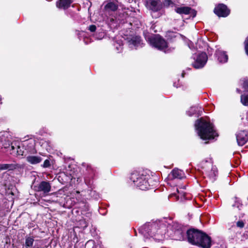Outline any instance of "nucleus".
Returning <instances> with one entry per match:
<instances>
[{
    "label": "nucleus",
    "mask_w": 248,
    "mask_h": 248,
    "mask_svg": "<svg viewBox=\"0 0 248 248\" xmlns=\"http://www.w3.org/2000/svg\"><path fill=\"white\" fill-rule=\"evenodd\" d=\"M162 4L163 5V8H169L170 6H173L175 5L172 0H164L162 2Z\"/></svg>",
    "instance_id": "nucleus-28"
},
{
    "label": "nucleus",
    "mask_w": 248,
    "mask_h": 248,
    "mask_svg": "<svg viewBox=\"0 0 248 248\" xmlns=\"http://www.w3.org/2000/svg\"><path fill=\"white\" fill-rule=\"evenodd\" d=\"M78 226L75 227L73 229L74 232H75L77 228L81 229V230L79 231V232H82V231L88 226V223L84 219H80L78 221Z\"/></svg>",
    "instance_id": "nucleus-22"
},
{
    "label": "nucleus",
    "mask_w": 248,
    "mask_h": 248,
    "mask_svg": "<svg viewBox=\"0 0 248 248\" xmlns=\"http://www.w3.org/2000/svg\"><path fill=\"white\" fill-rule=\"evenodd\" d=\"M195 127L198 136L203 140H213L218 136L214 129L213 124L210 121L205 120L203 117L195 121Z\"/></svg>",
    "instance_id": "nucleus-1"
},
{
    "label": "nucleus",
    "mask_w": 248,
    "mask_h": 248,
    "mask_svg": "<svg viewBox=\"0 0 248 248\" xmlns=\"http://www.w3.org/2000/svg\"><path fill=\"white\" fill-rule=\"evenodd\" d=\"M86 170L91 174V176L92 177H93V176L94 175L95 170L92 168V167L91 165H89V164L86 165Z\"/></svg>",
    "instance_id": "nucleus-30"
},
{
    "label": "nucleus",
    "mask_w": 248,
    "mask_h": 248,
    "mask_svg": "<svg viewBox=\"0 0 248 248\" xmlns=\"http://www.w3.org/2000/svg\"><path fill=\"white\" fill-rule=\"evenodd\" d=\"M104 8L106 10L114 12L118 9V6L113 2H109L105 6Z\"/></svg>",
    "instance_id": "nucleus-23"
},
{
    "label": "nucleus",
    "mask_w": 248,
    "mask_h": 248,
    "mask_svg": "<svg viewBox=\"0 0 248 248\" xmlns=\"http://www.w3.org/2000/svg\"><path fill=\"white\" fill-rule=\"evenodd\" d=\"M215 56L220 63H225L228 61V56L225 51L217 50L216 51Z\"/></svg>",
    "instance_id": "nucleus-15"
},
{
    "label": "nucleus",
    "mask_w": 248,
    "mask_h": 248,
    "mask_svg": "<svg viewBox=\"0 0 248 248\" xmlns=\"http://www.w3.org/2000/svg\"><path fill=\"white\" fill-rule=\"evenodd\" d=\"M191 8L188 6H183L177 7L175 9V11L180 15H188L190 14Z\"/></svg>",
    "instance_id": "nucleus-20"
},
{
    "label": "nucleus",
    "mask_w": 248,
    "mask_h": 248,
    "mask_svg": "<svg viewBox=\"0 0 248 248\" xmlns=\"http://www.w3.org/2000/svg\"><path fill=\"white\" fill-rule=\"evenodd\" d=\"M244 45L245 52L247 55L248 56V36L246 38L244 42Z\"/></svg>",
    "instance_id": "nucleus-36"
},
{
    "label": "nucleus",
    "mask_w": 248,
    "mask_h": 248,
    "mask_svg": "<svg viewBox=\"0 0 248 248\" xmlns=\"http://www.w3.org/2000/svg\"><path fill=\"white\" fill-rule=\"evenodd\" d=\"M185 74H186L185 72L184 71H183V72H182V75H181L182 77V78H184V77H185Z\"/></svg>",
    "instance_id": "nucleus-43"
},
{
    "label": "nucleus",
    "mask_w": 248,
    "mask_h": 248,
    "mask_svg": "<svg viewBox=\"0 0 248 248\" xmlns=\"http://www.w3.org/2000/svg\"><path fill=\"white\" fill-rule=\"evenodd\" d=\"M1 96L0 95V104H2V102H1Z\"/></svg>",
    "instance_id": "nucleus-44"
},
{
    "label": "nucleus",
    "mask_w": 248,
    "mask_h": 248,
    "mask_svg": "<svg viewBox=\"0 0 248 248\" xmlns=\"http://www.w3.org/2000/svg\"><path fill=\"white\" fill-rule=\"evenodd\" d=\"M134 232H136V231L135 229H134Z\"/></svg>",
    "instance_id": "nucleus-45"
},
{
    "label": "nucleus",
    "mask_w": 248,
    "mask_h": 248,
    "mask_svg": "<svg viewBox=\"0 0 248 248\" xmlns=\"http://www.w3.org/2000/svg\"><path fill=\"white\" fill-rule=\"evenodd\" d=\"M19 145H17L16 142H12L10 143L8 142V146H5V149H6V152H9L10 154L15 155L16 150Z\"/></svg>",
    "instance_id": "nucleus-17"
},
{
    "label": "nucleus",
    "mask_w": 248,
    "mask_h": 248,
    "mask_svg": "<svg viewBox=\"0 0 248 248\" xmlns=\"http://www.w3.org/2000/svg\"><path fill=\"white\" fill-rule=\"evenodd\" d=\"M88 30L92 32H94L96 30V26L95 25L92 24L89 26Z\"/></svg>",
    "instance_id": "nucleus-37"
},
{
    "label": "nucleus",
    "mask_w": 248,
    "mask_h": 248,
    "mask_svg": "<svg viewBox=\"0 0 248 248\" xmlns=\"http://www.w3.org/2000/svg\"><path fill=\"white\" fill-rule=\"evenodd\" d=\"M165 219L147 222L139 229V232H164L166 229Z\"/></svg>",
    "instance_id": "nucleus-5"
},
{
    "label": "nucleus",
    "mask_w": 248,
    "mask_h": 248,
    "mask_svg": "<svg viewBox=\"0 0 248 248\" xmlns=\"http://www.w3.org/2000/svg\"><path fill=\"white\" fill-rule=\"evenodd\" d=\"M201 168L204 170L205 173L210 178L215 179L217 175V170L216 168L212 167L210 162L207 160L202 161L201 162Z\"/></svg>",
    "instance_id": "nucleus-7"
},
{
    "label": "nucleus",
    "mask_w": 248,
    "mask_h": 248,
    "mask_svg": "<svg viewBox=\"0 0 248 248\" xmlns=\"http://www.w3.org/2000/svg\"><path fill=\"white\" fill-rule=\"evenodd\" d=\"M58 180L62 184H65L67 180V176L65 173H61L58 176Z\"/></svg>",
    "instance_id": "nucleus-26"
},
{
    "label": "nucleus",
    "mask_w": 248,
    "mask_h": 248,
    "mask_svg": "<svg viewBox=\"0 0 248 248\" xmlns=\"http://www.w3.org/2000/svg\"><path fill=\"white\" fill-rule=\"evenodd\" d=\"M236 140L239 146H243L248 141V132L246 130H240L236 134Z\"/></svg>",
    "instance_id": "nucleus-12"
},
{
    "label": "nucleus",
    "mask_w": 248,
    "mask_h": 248,
    "mask_svg": "<svg viewBox=\"0 0 248 248\" xmlns=\"http://www.w3.org/2000/svg\"><path fill=\"white\" fill-rule=\"evenodd\" d=\"M127 42L129 45H133L136 49L139 47H142L144 45L143 40L140 35H133L130 38H127Z\"/></svg>",
    "instance_id": "nucleus-13"
},
{
    "label": "nucleus",
    "mask_w": 248,
    "mask_h": 248,
    "mask_svg": "<svg viewBox=\"0 0 248 248\" xmlns=\"http://www.w3.org/2000/svg\"><path fill=\"white\" fill-rule=\"evenodd\" d=\"M214 12L218 17H225L230 14V10L224 4L219 3L215 7Z\"/></svg>",
    "instance_id": "nucleus-9"
},
{
    "label": "nucleus",
    "mask_w": 248,
    "mask_h": 248,
    "mask_svg": "<svg viewBox=\"0 0 248 248\" xmlns=\"http://www.w3.org/2000/svg\"><path fill=\"white\" fill-rule=\"evenodd\" d=\"M148 43L153 47L159 50H163L168 47L167 42L158 34H153L146 37Z\"/></svg>",
    "instance_id": "nucleus-6"
},
{
    "label": "nucleus",
    "mask_w": 248,
    "mask_h": 248,
    "mask_svg": "<svg viewBox=\"0 0 248 248\" xmlns=\"http://www.w3.org/2000/svg\"><path fill=\"white\" fill-rule=\"evenodd\" d=\"M2 146H3V147H2V148H3L5 149V146H8V143H5L4 144H3L2 145Z\"/></svg>",
    "instance_id": "nucleus-40"
},
{
    "label": "nucleus",
    "mask_w": 248,
    "mask_h": 248,
    "mask_svg": "<svg viewBox=\"0 0 248 248\" xmlns=\"http://www.w3.org/2000/svg\"><path fill=\"white\" fill-rule=\"evenodd\" d=\"M24 154V152L22 150L20 146H18L17 150H16V153L15 154V155H23Z\"/></svg>",
    "instance_id": "nucleus-33"
},
{
    "label": "nucleus",
    "mask_w": 248,
    "mask_h": 248,
    "mask_svg": "<svg viewBox=\"0 0 248 248\" xmlns=\"http://www.w3.org/2000/svg\"><path fill=\"white\" fill-rule=\"evenodd\" d=\"M130 180L133 182L134 185L142 190H145L152 188L153 185L150 183L152 179L149 175H144L138 173L131 174Z\"/></svg>",
    "instance_id": "nucleus-4"
},
{
    "label": "nucleus",
    "mask_w": 248,
    "mask_h": 248,
    "mask_svg": "<svg viewBox=\"0 0 248 248\" xmlns=\"http://www.w3.org/2000/svg\"><path fill=\"white\" fill-rule=\"evenodd\" d=\"M190 16L192 17L193 18L195 17L197 15V11L191 8V10H190Z\"/></svg>",
    "instance_id": "nucleus-38"
},
{
    "label": "nucleus",
    "mask_w": 248,
    "mask_h": 248,
    "mask_svg": "<svg viewBox=\"0 0 248 248\" xmlns=\"http://www.w3.org/2000/svg\"><path fill=\"white\" fill-rule=\"evenodd\" d=\"M171 175L172 176V179H182L184 177H185V173L184 171L181 170H179L177 168L173 169L171 172Z\"/></svg>",
    "instance_id": "nucleus-16"
},
{
    "label": "nucleus",
    "mask_w": 248,
    "mask_h": 248,
    "mask_svg": "<svg viewBox=\"0 0 248 248\" xmlns=\"http://www.w3.org/2000/svg\"><path fill=\"white\" fill-rule=\"evenodd\" d=\"M177 236L173 239L176 240H185L186 238L190 243L203 248L211 247V238L206 233H176Z\"/></svg>",
    "instance_id": "nucleus-2"
},
{
    "label": "nucleus",
    "mask_w": 248,
    "mask_h": 248,
    "mask_svg": "<svg viewBox=\"0 0 248 248\" xmlns=\"http://www.w3.org/2000/svg\"><path fill=\"white\" fill-rule=\"evenodd\" d=\"M236 92L239 93H241V91L238 88L236 89Z\"/></svg>",
    "instance_id": "nucleus-42"
},
{
    "label": "nucleus",
    "mask_w": 248,
    "mask_h": 248,
    "mask_svg": "<svg viewBox=\"0 0 248 248\" xmlns=\"http://www.w3.org/2000/svg\"><path fill=\"white\" fill-rule=\"evenodd\" d=\"M26 228H28V231L30 232H37L40 231V229L38 226V225L35 222H31L29 223L26 226Z\"/></svg>",
    "instance_id": "nucleus-21"
},
{
    "label": "nucleus",
    "mask_w": 248,
    "mask_h": 248,
    "mask_svg": "<svg viewBox=\"0 0 248 248\" xmlns=\"http://www.w3.org/2000/svg\"><path fill=\"white\" fill-rule=\"evenodd\" d=\"M236 226L240 228H243L245 226V222L242 220H238L236 222Z\"/></svg>",
    "instance_id": "nucleus-35"
},
{
    "label": "nucleus",
    "mask_w": 248,
    "mask_h": 248,
    "mask_svg": "<svg viewBox=\"0 0 248 248\" xmlns=\"http://www.w3.org/2000/svg\"><path fill=\"white\" fill-rule=\"evenodd\" d=\"M26 160L31 164H37L42 161V158L40 156L29 155L27 157Z\"/></svg>",
    "instance_id": "nucleus-19"
},
{
    "label": "nucleus",
    "mask_w": 248,
    "mask_h": 248,
    "mask_svg": "<svg viewBox=\"0 0 248 248\" xmlns=\"http://www.w3.org/2000/svg\"><path fill=\"white\" fill-rule=\"evenodd\" d=\"M53 161L50 157H48L45 160L41 166L44 168H50L51 166L53 164Z\"/></svg>",
    "instance_id": "nucleus-25"
},
{
    "label": "nucleus",
    "mask_w": 248,
    "mask_h": 248,
    "mask_svg": "<svg viewBox=\"0 0 248 248\" xmlns=\"http://www.w3.org/2000/svg\"><path fill=\"white\" fill-rule=\"evenodd\" d=\"M232 200L234 202V203L232 204V206L233 207H237L239 210H240L243 204L240 199L235 197L232 199Z\"/></svg>",
    "instance_id": "nucleus-24"
},
{
    "label": "nucleus",
    "mask_w": 248,
    "mask_h": 248,
    "mask_svg": "<svg viewBox=\"0 0 248 248\" xmlns=\"http://www.w3.org/2000/svg\"><path fill=\"white\" fill-rule=\"evenodd\" d=\"M85 183L86 185L90 186L93 184V180H88L87 178H85Z\"/></svg>",
    "instance_id": "nucleus-39"
},
{
    "label": "nucleus",
    "mask_w": 248,
    "mask_h": 248,
    "mask_svg": "<svg viewBox=\"0 0 248 248\" xmlns=\"http://www.w3.org/2000/svg\"><path fill=\"white\" fill-rule=\"evenodd\" d=\"M169 220L171 222H169L165 220L166 229L164 230V232H204L202 230L189 227L188 225H182L178 221H172L171 217H170Z\"/></svg>",
    "instance_id": "nucleus-3"
},
{
    "label": "nucleus",
    "mask_w": 248,
    "mask_h": 248,
    "mask_svg": "<svg viewBox=\"0 0 248 248\" xmlns=\"http://www.w3.org/2000/svg\"><path fill=\"white\" fill-rule=\"evenodd\" d=\"M176 36L175 35V34L173 32L171 31H168L166 35V37L169 40H171L173 38H175Z\"/></svg>",
    "instance_id": "nucleus-32"
},
{
    "label": "nucleus",
    "mask_w": 248,
    "mask_h": 248,
    "mask_svg": "<svg viewBox=\"0 0 248 248\" xmlns=\"http://www.w3.org/2000/svg\"><path fill=\"white\" fill-rule=\"evenodd\" d=\"M146 6L154 12L160 11L163 8L161 0H147Z\"/></svg>",
    "instance_id": "nucleus-10"
},
{
    "label": "nucleus",
    "mask_w": 248,
    "mask_h": 248,
    "mask_svg": "<svg viewBox=\"0 0 248 248\" xmlns=\"http://www.w3.org/2000/svg\"><path fill=\"white\" fill-rule=\"evenodd\" d=\"M12 166V164H0V170H10Z\"/></svg>",
    "instance_id": "nucleus-31"
},
{
    "label": "nucleus",
    "mask_w": 248,
    "mask_h": 248,
    "mask_svg": "<svg viewBox=\"0 0 248 248\" xmlns=\"http://www.w3.org/2000/svg\"><path fill=\"white\" fill-rule=\"evenodd\" d=\"M207 60L208 57L206 53L202 52L197 55L195 61L192 63V66L196 69L202 68L206 64Z\"/></svg>",
    "instance_id": "nucleus-8"
},
{
    "label": "nucleus",
    "mask_w": 248,
    "mask_h": 248,
    "mask_svg": "<svg viewBox=\"0 0 248 248\" xmlns=\"http://www.w3.org/2000/svg\"><path fill=\"white\" fill-rule=\"evenodd\" d=\"M242 87L245 92H248V79L244 81Z\"/></svg>",
    "instance_id": "nucleus-34"
},
{
    "label": "nucleus",
    "mask_w": 248,
    "mask_h": 248,
    "mask_svg": "<svg viewBox=\"0 0 248 248\" xmlns=\"http://www.w3.org/2000/svg\"><path fill=\"white\" fill-rule=\"evenodd\" d=\"M34 239L33 238L28 237L26 239L25 245L26 247L28 248L32 246L33 243Z\"/></svg>",
    "instance_id": "nucleus-29"
},
{
    "label": "nucleus",
    "mask_w": 248,
    "mask_h": 248,
    "mask_svg": "<svg viewBox=\"0 0 248 248\" xmlns=\"http://www.w3.org/2000/svg\"><path fill=\"white\" fill-rule=\"evenodd\" d=\"M173 86H174V87H175L177 88L180 87V85H178V84L176 85V83H173Z\"/></svg>",
    "instance_id": "nucleus-41"
},
{
    "label": "nucleus",
    "mask_w": 248,
    "mask_h": 248,
    "mask_svg": "<svg viewBox=\"0 0 248 248\" xmlns=\"http://www.w3.org/2000/svg\"><path fill=\"white\" fill-rule=\"evenodd\" d=\"M74 0H57L56 2V6L59 9L66 10L68 9Z\"/></svg>",
    "instance_id": "nucleus-14"
},
{
    "label": "nucleus",
    "mask_w": 248,
    "mask_h": 248,
    "mask_svg": "<svg viewBox=\"0 0 248 248\" xmlns=\"http://www.w3.org/2000/svg\"><path fill=\"white\" fill-rule=\"evenodd\" d=\"M51 186L49 181H41L37 186H35V190L37 192H43L47 194L51 191Z\"/></svg>",
    "instance_id": "nucleus-11"
},
{
    "label": "nucleus",
    "mask_w": 248,
    "mask_h": 248,
    "mask_svg": "<svg viewBox=\"0 0 248 248\" xmlns=\"http://www.w3.org/2000/svg\"><path fill=\"white\" fill-rule=\"evenodd\" d=\"M108 25L111 29L117 28L119 22L116 17H108L107 19Z\"/></svg>",
    "instance_id": "nucleus-18"
},
{
    "label": "nucleus",
    "mask_w": 248,
    "mask_h": 248,
    "mask_svg": "<svg viewBox=\"0 0 248 248\" xmlns=\"http://www.w3.org/2000/svg\"><path fill=\"white\" fill-rule=\"evenodd\" d=\"M154 235L151 237L153 238L156 241L160 242L162 241L164 238V234L163 233H153Z\"/></svg>",
    "instance_id": "nucleus-27"
}]
</instances>
